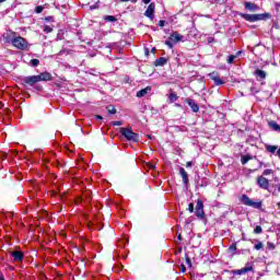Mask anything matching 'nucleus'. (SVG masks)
<instances>
[{"label":"nucleus","mask_w":280,"mask_h":280,"mask_svg":"<svg viewBox=\"0 0 280 280\" xmlns=\"http://www.w3.org/2000/svg\"><path fill=\"white\" fill-rule=\"evenodd\" d=\"M151 91H152V86H147L137 92V97H145V95H148V93H151Z\"/></svg>","instance_id":"nucleus-15"},{"label":"nucleus","mask_w":280,"mask_h":280,"mask_svg":"<svg viewBox=\"0 0 280 280\" xmlns=\"http://www.w3.org/2000/svg\"><path fill=\"white\" fill-rule=\"evenodd\" d=\"M144 54H145V56H150V49L144 48Z\"/></svg>","instance_id":"nucleus-43"},{"label":"nucleus","mask_w":280,"mask_h":280,"mask_svg":"<svg viewBox=\"0 0 280 280\" xmlns=\"http://www.w3.org/2000/svg\"><path fill=\"white\" fill-rule=\"evenodd\" d=\"M37 80L39 82H49L51 81V73L49 72H42L37 75Z\"/></svg>","instance_id":"nucleus-11"},{"label":"nucleus","mask_w":280,"mask_h":280,"mask_svg":"<svg viewBox=\"0 0 280 280\" xmlns=\"http://www.w3.org/2000/svg\"><path fill=\"white\" fill-rule=\"evenodd\" d=\"M154 167H155L154 164H151V165H150V168H151V170H154Z\"/></svg>","instance_id":"nucleus-51"},{"label":"nucleus","mask_w":280,"mask_h":280,"mask_svg":"<svg viewBox=\"0 0 280 280\" xmlns=\"http://www.w3.org/2000/svg\"><path fill=\"white\" fill-rule=\"evenodd\" d=\"M44 32L46 34H50V32H54V26L45 25L44 26Z\"/></svg>","instance_id":"nucleus-27"},{"label":"nucleus","mask_w":280,"mask_h":280,"mask_svg":"<svg viewBox=\"0 0 280 280\" xmlns=\"http://www.w3.org/2000/svg\"><path fill=\"white\" fill-rule=\"evenodd\" d=\"M246 10H249V12H257L259 10V5L253 2H246Z\"/></svg>","instance_id":"nucleus-18"},{"label":"nucleus","mask_w":280,"mask_h":280,"mask_svg":"<svg viewBox=\"0 0 280 280\" xmlns=\"http://www.w3.org/2000/svg\"><path fill=\"white\" fill-rule=\"evenodd\" d=\"M199 187H207V182L202 183V184H199Z\"/></svg>","instance_id":"nucleus-46"},{"label":"nucleus","mask_w":280,"mask_h":280,"mask_svg":"<svg viewBox=\"0 0 280 280\" xmlns=\"http://www.w3.org/2000/svg\"><path fill=\"white\" fill-rule=\"evenodd\" d=\"M171 36H178V33H173L171 34Z\"/></svg>","instance_id":"nucleus-50"},{"label":"nucleus","mask_w":280,"mask_h":280,"mask_svg":"<svg viewBox=\"0 0 280 280\" xmlns=\"http://www.w3.org/2000/svg\"><path fill=\"white\" fill-rule=\"evenodd\" d=\"M240 205H246V194L238 196Z\"/></svg>","instance_id":"nucleus-25"},{"label":"nucleus","mask_w":280,"mask_h":280,"mask_svg":"<svg viewBox=\"0 0 280 280\" xmlns=\"http://www.w3.org/2000/svg\"><path fill=\"white\" fill-rule=\"evenodd\" d=\"M270 13L246 14V21L249 23H257V21H268Z\"/></svg>","instance_id":"nucleus-2"},{"label":"nucleus","mask_w":280,"mask_h":280,"mask_svg":"<svg viewBox=\"0 0 280 280\" xmlns=\"http://www.w3.org/2000/svg\"><path fill=\"white\" fill-rule=\"evenodd\" d=\"M96 119H103V118H102V116L97 115V116H96Z\"/></svg>","instance_id":"nucleus-53"},{"label":"nucleus","mask_w":280,"mask_h":280,"mask_svg":"<svg viewBox=\"0 0 280 280\" xmlns=\"http://www.w3.org/2000/svg\"><path fill=\"white\" fill-rule=\"evenodd\" d=\"M43 10H45V7H43V5H37V7L35 8L36 14H40V13L43 12Z\"/></svg>","instance_id":"nucleus-30"},{"label":"nucleus","mask_w":280,"mask_h":280,"mask_svg":"<svg viewBox=\"0 0 280 280\" xmlns=\"http://www.w3.org/2000/svg\"><path fill=\"white\" fill-rule=\"evenodd\" d=\"M246 205L247 207H252L253 209H260L261 208V200H255L246 197Z\"/></svg>","instance_id":"nucleus-8"},{"label":"nucleus","mask_w":280,"mask_h":280,"mask_svg":"<svg viewBox=\"0 0 280 280\" xmlns=\"http://www.w3.org/2000/svg\"><path fill=\"white\" fill-rule=\"evenodd\" d=\"M186 262L188 264V266H191V259H189V256L186 257Z\"/></svg>","instance_id":"nucleus-42"},{"label":"nucleus","mask_w":280,"mask_h":280,"mask_svg":"<svg viewBox=\"0 0 280 280\" xmlns=\"http://www.w3.org/2000/svg\"><path fill=\"white\" fill-rule=\"evenodd\" d=\"M179 174L183 178L184 185H189V175L187 174V171H185L183 167L179 168Z\"/></svg>","instance_id":"nucleus-14"},{"label":"nucleus","mask_w":280,"mask_h":280,"mask_svg":"<svg viewBox=\"0 0 280 280\" xmlns=\"http://www.w3.org/2000/svg\"><path fill=\"white\" fill-rule=\"evenodd\" d=\"M112 125L114 126H122V122L119 120L113 121Z\"/></svg>","instance_id":"nucleus-38"},{"label":"nucleus","mask_w":280,"mask_h":280,"mask_svg":"<svg viewBox=\"0 0 280 280\" xmlns=\"http://www.w3.org/2000/svg\"><path fill=\"white\" fill-rule=\"evenodd\" d=\"M243 18L246 19V14H243Z\"/></svg>","instance_id":"nucleus-57"},{"label":"nucleus","mask_w":280,"mask_h":280,"mask_svg":"<svg viewBox=\"0 0 280 280\" xmlns=\"http://www.w3.org/2000/svg\"><path fill=\"white\" fill-rule=\"evenodd\" d=\"M278 207L280 208V202L278 203Z\"/></svg>","instance_id":"nucleus-60"},{"label":"nucleus","mask_w":280,"mask_h":280,"mask_svg":"<svg viewBox=\"0 0 280 280\" xmlns=\"http://www.w3.org/2000/svg\"><path fill=\"white\" fill-rule=\"evenodd\" d=\"M159 26H160V27H165V21H164V20H161V21L159 22Z\"/></svg>","instance_id":"nucleus-39"},{"label":"nucleus","mask_w":280,"mask_h":280,"mask_svg":"<svg viewBox=\"0 0 280 280\" xmlns=\"http://www.w3.org/2000/svg\"><path fill=\"white\" fill-rule=\"evenodd\" d=\"M240 154H241L242 164L246 165V155H244L243 153H240Z\"/></svg>","instance_id":"nucleus-34"},{"label":"nucleus","mask_w":280,"mask_h":280,"mask_svg":"<svg viewBox=\"0 0 280 280\" xmlns=\"http://www.w3.org/2000/svg\"><path fill=\"white\" fill-rule=\"evenodd\" d=\"M44 21H46V23H54V16L49 15V16H46L44 19Z\"/></svg>","instance_id":"nucleus-33"},{"label":"nucleus","mask_w":280,"mask_h":280,"mask_svg":"<svg viewBox=\"0 0 280 280\" xmlns=\"http://www.w3.org/2000/svg\"><path fill=\"white\" fill-rule=\"evenodd\" d=\"M4 40H5V43H8V42L10 40V37H5V39H4Z\"/></svg>","instance_id":"nucleus-52"},{"label":"nucleus","mask_w":280,"mask_h":280,"mask_svg":"<svg viewBox=\"0 0 280 280\" xmlns=\"http://www.w3.org/2000/svg\"><path fill=\"white\" fill-rule=\"evenodd\" d=\"M185 102L191 108L192 113H198V110H200L198 103H196L194 98H186Z\"/></svg>","instance_id":"nucleus-10"},{"label":"nucleus","mask_w":280,"mask_h":280,"mask_svg":"<svg viewBox=\"0 0 280 280\" xmlns=\"http://www.w3.org/2000/svg\"><path fill=\"white\" fill-rule=\"evenodd\" d=\"M267 248H269V250H275V244L268 242V243H267Z\"/></svg>","instance_id":"nucleus-35"},{"label":"nucleus","mask_w":280,"mask_h":280,"mask_svg":"<svg viewBox=\"0 0 280 280\" xmlns=\"http://www.w3.org/2000/svg\"><path fill=\"white\" fill-rule=\"evenodd\" d=\"M269 128H271V130H275L276 132H280V126L279 124H277V121L271 120L268 122Z\"/></svg>","instance_id":"nucleus-19"},{"label":"nucleus","mask_w":280,"mask_h":280,"mask_svg":"<svg viewBox=\"0 0 280 280\" xmlns=\"http://www.w3.org/2000/svg\"><path fill=\"white\" fill-rule=\"evenodd\" d=\"M240 246V242L232 244L229 247L230 253H235V250H237V247Z\"/></svg>","instance_id":"nucleus-23"},{"label":"nucleus","mask_w":280,"mask_h":280,"mask_svg":"<svg viewBox=\"0 0 280 280\" xmlns=\"http://www.w3.org/2000/svg\"><path fill=\"white\" fill-rule=\"evenodd\" d=\"M107 112L109 115H116L117 114V109L115 107H113L112 105L107 106Z\"/></svg>","instance_id":"nucleus-24"},{"label":"nucleus","mask_w":280,"mask_h":280,"mask_svg":"<svg viewBox=\"0 0 280 280\" xmlns=\"http://www.w3.org/2000/svg\"><path fill=\"white\" fill-rule=\"evenodd\" d=\"M38 65H40V61L38 59L31 60V67H38Z\"/></svg>","instance_id":"nucleus-29"},{"label":"nucleus","mask_w":280,"mask_h":280,"mask_svg":"<svg viewBox=\"0 0 280 280\" xmlns=\"http://www.w3.org/2000/svg\"><path fill=\"white\" fill-rule=\"evenodd\" d=\"M5 0H0V4L3 3Z\"/></svg>","instance_id":"nucleus-54"},{"label":"nucleus","mask_w":280,"mask_h":280,"mask_svg":"<svg viewBox=\"0 0 280 280\" xmlns=\"http://www.w3.org/2000/svg\"><path fill=\"white\" fill-rule=\"evenodd\" d=\"M187 38L185 36H172L168 37L167 40L164 42L165 45H167L168 49H173L174 45L177 43H185Z\"/></svg>","instance_id":"nucleus-3"},{"label":"nucleus","mask_w":280,"mask_h":280,"mask_svg":"<svg viewBox=\"0 0 280 280\" xmlns=\"http://www.w3.org/2000/svg\"><path fill=\"white\" fill-rule=\"evenodd\" d=\"M11 43L13 47H16V49L25 50L27 48V40H25V38L22 36L14 37L11 39Z\"/></svg>","instance_id":"nucleus-4"},{"label":"nucleus","mask_w":280,"mask_h":280,"mask_svg":"<svg viewBox=\"0 0 280 280\" xmlns=\"http://www.w3.org/2000/svg\"><path fill=\"white\" fill-rule=\"evenodd\" d=\"M104 21H106L107 23H115L117 22V18L115 15H106L104 18Z\"/></svg>","instance_id":"nucleus-21"},{"label":"nucleus","mask_w":280,"mask_h":280,"mask_svg":"<svg viewBox=\"0 0 280 280\" xmlns=\"http://www.w3.org/2000/svg\"><path fill=\"white\" fill-rule=\"evenodd\" d=\"M257 183L260 189H265V190L270 189V182L268 180V178L264 177V175L258 176Z\"/></svg>","instance_id":"nucleus-6"},{"label":"nucleus","mask_w":280,"mask_h":280,"mask_svg":"<svg viewBox=\"0 0 280 280\" xmlns=\"http://www.w3.org/2000/svg\"><path fill=\"white\" fill-rule=\"evenodd\" d=\"M11 257H13L14 261H23L25 259L23 252H11Z\"/></svg>","instance_id":"nucleus-13"},{"label":"nucleus","mask_w":280,"mask_h":280,"mask_svg":"<svg viewBox=\"0 0 280 280\" xmlns=\"http://www.w3.org/2000/svg\"><path fill=\"white\" fill-rule=\"evenodd\" d=\"M0 280H5V277H3V273H0Z\"/></svg>","instance_id":"nucleus-49"},{"label":"nucleus","mask_w":280,"mask_h":280,"mask_svg":"<svg viewBox=\"0 0 280 280\" xmlns=\"http://www.w3.org/2000/svg\"><path fill=\"white\" fill-rule=\"evenodd\" d=\"M252 270H253V267H252V266H249V267L247 266V267H246V272H250Z\"/></svg>","instance_id":"nucleus-44"},{"label":"nucleus","mask_w":280,"mask_h":280,"mask_svg":"<svg viewBox=\"0 0 280 280\" xmlns=\"http://www.w3.org/2000/svg\"><path fill=\"white\" fill-rule=\"evenodd\" d=\"M254 249L255 250H264V243L261 241H254Z\"/></svg>","instance_id":"nucleus-20"},{"label":"nucleus","mask_w":280,"mask_h":280,"mask_svg":"<svg viewBox=\"0 0 280 280\" xmlns=\"http://www.w3.org/2000/svg\"><path fill=\"white\" fill-rule=\"evenodd\" d=\"M180 272H187V267H185V265H182Z\"/></svg>","instance_id":"nucleus-40"},{"label":"nucleus","mask_w":280,"mask_h":280,"mask_svg":"<svg viewBox=\"0 0 280 280\" xmlns=\"http://www.w3.org/2000/svg\"><path fill=\"white\" fill-rule=\"evenodd\" d=\"M235 148H236V150H240V145H236Z\"/></svg>","instance_id":"nucleus-55"},{"label":"nucleus","mask_w":280,"mask_h":280,"mask_svg":"<svg viewBox=\"0 0 280 280\" xmlns=\"http://www.w3.org/2000/svg\"><path fill=\"white\" fill-rule=\"evenodd\" d=\"M191 165H194L192 162H187V163H186V167H191Z\"/></svg>","instance_id":"nucleus-45"},{"label":"nucleus","mask_w":280,"mask_h":280,"mask_svg":"<svg viewBox=\"0 0 280 280\" xmlns=\"http://www.w3.org/2000/svg\"><path fill=\"white\" fill-rule=\"evenodd\" d=\"M150 1H152V0H142V3L148 4V3H150Z\"/></svg>","instance_id":"nucleus-47"},{"label":"nucleus","mask_w":280,"mask_h":280,"mask_svg":"<svg viewBox=\"0 0 280 280\" xmlns=\"http://www.w3.org/2000/svg\"><path fill=\"white\" fill-rule=\"evenodd\" d=\"M167 65V58L161 57L154 61V67H165Z\"/></svg>","instance_id":"nucleus-17"},{"label":"nucleus","mask_w":280,"mask_h":280,"mask_svg":"<svg viewBox=\"0 0 280 280\" xmlns=\"http://www.w3.org/2000/svg\"><path fill=\"white\" fill-rule=\"evenodd\" d=\"M120 133L127 141H132L133 143H138L139 141V133L132 131V128H120Z\"/></svg>","instance_id":"nucleus-1"},{"label":"nucleus","mask_w":280,"mask_h":280,"mask_svg":"<svg viewBox=\"0 0 280 280\" xmlns=\"http://www.w3.org/2000/svg\"><path fill=\"white\" fill-rule=\"evenodd\" d=\"M154 10H156V4H154V2H151L144 12V16L151 20L154 19Z\"/></svg>","instance_id":"nucleus-7"},{"label":"nucleus","mask_w":280,"mask_h":280,"mask_svg":"<svg viewBox=\"0 0 280 280\" xmlns=\"http://www.w3.org/2000/svg\"><path fill=\"white\" fill-rule=\"evenodd\" d=\"M278 191L280 192V184H279V187H278Z\"/></svg>","instance_id":"nucleus-56"},{"label":"nucleus","mask_w":280,"mask_h":280,"mask_svg":"<svg viewBox=\"0 0 280 280\" xmlns=\"http://www.w3.org/2000/svg\"><path fill=\"white\" fill-rule=\"evenodd\" d=\"M248 159H250V158H248V155L246 156V161H248Z\"/></svg>","instance_id":"nucleus-59"},{"label":"nucleus","mask_w":280,"mask_h":280,"mask_svg":"<svg viewBox=\"0 0 280 280\" xmlns=\"http://www.w3.org/2000/svg\"><path fill=\"white\" fill-rule=\"evenodd\" d=\"M195 215L200 219L205 218V203L200 199L197 200Z\"/></svg>","instance_id":"nucleus-5"},{"label":"nucleus","mask_w":280,"mask_h":280,"mask_svg":"<svg viewBox=\"0 0 280 280\" xmlns=\"http://www.w3.org/2000/svg\"><path fill=\"white\" fill-rule=\"evenodd\" d=\"M234 61H235V56H234V55H230V56L228 57V63H229V65H233Z\"/></svg>","instance_id":"nucleus-31"},{"label":"nucleus","mask_w":280,"mask_h":280,"mask_svg":"<svg viewBox=\"0 0 280 280\" xmlns=\"http://www.w3.org/2000/svg\"><path fill=\"white\" fill-rule=\"evenodd\" d=\"M24 84H28V86H34V84H38V75H31V77H25L23 79Z\"/></svg>","instance_id":"nucleus-9"},{"label":"nucleus","mask_w":280,"mask_h":280,"mask_svg":"<svg viewBox=\"0 0 280 280\" xmlns=\"http://www.w3.org/2000/svg\"><path fill=\"white\" fill-rule=\"evenodd\" d=\"M170 100H171V102H176V100H178V95H176V93H171Z\"/></svg>","instance_id":"nucleus-32"},{"label":"nucleus","mask_w":280,"mask_h":280,"mask_svg":"<svg viewBox=\"0 0 280 280\" xmlns=\"http://www.w3.org/2000/svg\"><path fill=\"white\" fill-rule=\"evenodd\" d=\"M214 40H215V38L209 37V38H208V45H211V43H213Z\"/></svg>","instance_id":"nucleus-41"},{"label":"nucleus","mask_w":280,"mask_h":280,"mask_svg":"<svg viewBox=\"0 0 280 280\" xmlns=\"http://www.w3.org/2000/svg\"><path fill=\"white\" fill-rule=\"evenodd\" d=\"M270 174H275V171L267 168L262 172V176H270Z\"/></svg>","instance_id":"nucleus-28"},{"label":"nucleus","mask_w":280,"mask_h":280,"mask_svg":"<svg viewBox=\"0 0 280 280\" xmlns=\"http://www.w3.org/2000/svg\"><path fill=\"white\" fill-rule=\"evenodd\" d=\"M121 3H126L128 1H130L131 3H137L139 0H120Z\"/></svg>","instance_id":"nucleus-37"},{"label":"nucleus","mask_w":280,"mask_h":280,"mask_svg":"<svg viewBox=\"0 0 280 280\" xmlns=\"http://www.w3.org/2000/svg\"><path fill=\"white\" fill-rule=\"evenodd\" d=\"M254 75L256 77L257 80H266V71L264 70L256 69Z\"/></svg>","instance_id":"nucleus-16"},{"label":"nucleus","mask_w":280,"mask_h":280,"mask_svg":"<svg viewBox=\"0 0 280 280\" xmlns=\"http://www.w3.org/2000/svg\"><path fill=\"white\" fill-rule=\"evenodd\" d=\"M156 50V48H152V51H155Z\"/></svg>","instance_id":"nucleus-58"},{"label":"nucleus","mask_w":280,"mask_h":280,"mask_svg":"<svg viewBox=\"0 0 280 280\" xmlns=\"http://www.w3.org/2000/svg\"><path fill=\"white\" fill-rule=\"evenodd\" d=\"M177 240H178L179 242H182V241H183V236L179 234V235L177 236Z\"/></svg>","instance_id":"nucleus-48"},{"label":"nucleus","mask_w":280,"mask_h":280,"mask_svg":"<svg viewBox=\"0 0 280 280\" xmlns=\"http://www.w3.org/2000/svg\"><path fill=\"white\" fill-rule=\"evenodd\" d=\"M210 79L213 80L214 84L217 86H222V84H224V81L222 79H220V77L218 75V73L212 72L209 74Z\"/></svg>","instance_id":"nucleus-12"},{"label":"nucleus","mask_w":280,"mask_h":280,"mask_svg":"<svg viewBox=\"0 0 280 280\" xmlns=\"http://www.w3.org/2000/svg\"><path fill=\"white\" fill-rule=\"evenodd\" d=\"M233 275H246V267H243L242 269H236L232 271Z\"/></svg>","instance_id":"nucleus-22"},{"label":"nucleus","mask_w":280,"mask_h":280,"mask_svg":"<svg viewBox=\"0 0 280 280\" xmlns=\"http://www.w3.org/2000/svg\"><path fill=\"white\" fill-rule=\"evenodd\" d=\"M188 211H189L190 213H194V203H189V206H188Z\"/></svg>","instance_id":"nucleus-36"},{"label":"nucleus","mask_w":280,"mask_h":280,"mask_svg":"<svg viewBox=\"0 0 280 280\" xmlns=\"http://www.w3.org/2000/svg\"><path fill=\"white\" fill-rule=\"evenodd\" d=\"M254 233H255L256 235H259V234L264 233V229H261L260 225H257V226L254 229Z\"/></svg>","instance_id":"nucleus-26"}]
</instances>
